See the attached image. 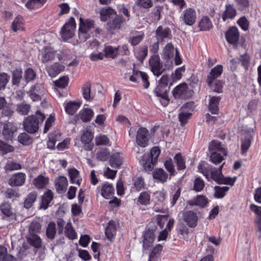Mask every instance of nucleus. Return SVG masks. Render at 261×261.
Returning <instances> with one entry per match:
<instances>
[{"label": "nucleus", "mask_w": 261, "mask_h": 261, "mask_svg": "<svg viewBox=\"0 0 261 261\" xmlns=\"http://www.w3.org/2000/svg\"><path fill=\"white\" fill-rule=\"evenodd\" d=\"M161 153V150L159 146H154L151 149L150 153H144L142 156L137 155L136 158L139 161L140 163L143 166L146 171H151L153 166L158 162V159ZM139 154V151H137Z\"/></svg>", "instance_id": "obj_1"}, {"label": "nucleus", "mask_w": 261, "mask_h": 261, "mask_svg": "<svg viewBox=\"0 0 261 261\" xmlns=\"http://www.w3.org/2000/svg\"><path fill=\"white\" fill-rule=\"evenodd\" d=\"M45 119V116L39 110H37L34 115L28 116L23 121L24 129L28 133L34 134L39 129V125Z\"/></svg>", "instance_id": "obj_2"}, {"label": "nucleus", "mask_w": 261, "mask_h": 261, "mask_svg": "<svg viewBox=\"0 0 261 261\" xmlns=\"http://www.w3.org/2000/svg\"><path fill=\"white\" fill-rule=\"evenodd\" d=\"M92 28H94V21L90 19L80 18L79 36L82 42H85L90 38L91 35L88 33Z\"/></svg>", "instance_id": "obj_3"}, {"label": "nucleus", "mask_w": 261, "mask_h": 261, "mask_svg": "<svg viewBox=\"0 0 261 261\" xmlns=\"http://www.w3.org/2000/svg\"><path fill=\"white\" fill-rule=\"evenodd\" d=\"M193 93V91L189 89L186 83L179 84L172 91V94L175 98L181 99L191 98Z\"/></svg>", "instance_id": "obj_4"}, {"label": "nucleus", "mask_w": 261, "mask_h": 261, "mask_svg": "<svg viewBox=\"0 0 261 261\" xmlns=\"http://www.w3.org/2000/svg\"><path fill=\"white\" fill-rule=\"evenodd\" d=\"M76 29V22L73 17L69 18V21L62 27L61 36L63 40L67 41L73 37Z\"/></svg>", "instance_id": "obj_5"}, {"label": "nucleus", "mask_w": 261, "mask_h": 261, "mask_svg": "<svg viewBox=\"0 0 261 261\" xmlns=\"http://www.w3.org/2000/svg\"><path fill=\"white\" fill-rule=\"evenodd\" d=\"M150 139L149 130L144 127L141 126L137 132L136 142L138 146L145 148L147 147Z\"/></svg>", "instance_id": "obj_6"}, {"label": "nucleus", "mask_w": 261, "mask_h": 261, "mask_svg": "<svg viewBox=\"0 0 261 261\" xmlns=\"http://www.w3.org/2000/svg\"><path fill=\"white\" fill-rule=\"evenodd\" d=\"M151 71L156 77H159L165 71L163 63L159 55H152L149 60Z\"/></svg>", "instance_id": "obj_7"}, {"label": "nucleus", "mask_w": 261, "mask_h": 261, "mask_svg": "<svg viewBox=\"0 0 261 261\" xmlns=\"http://www.w3.org/2000/svg\"><path fill=\"white\" fill-rule=\"evenodd\" d=\"M45 92L44 85L40 83H36L32 86L28 92L29 96L33 101H39L42 99L41 95Z\"/></svg>", "instance_id": "obj_8"}, {"label": "nucleus", "mask_w": 261, "mask_h": 261, "mask_svg": "<svg viewBox=\"0 0 261 261\" xmlns=\"http://www.w3.org/2000/svg\"><path fill=\"white\" fill-rule=\"evenodd\" d=\"M223 66L220 64L217 65L211 70L206 79V82L209 88H212L213 87V83H214V81L221 76L223 73Z\"/></svg>", "instance_id": "obj_9"}, {"label": "nucleus", "mask_w": 261, "mask_h": 261, "mask_svg": "<svg viewBox=\"0 0 261 261\" xmlns=\"http://www.w3.org/2000/svg\"><path fill=\"white\" fill-rule=\"evenodd\" d=\"M240 36V32L236 26L230 27L225 33L226 40L229 44L232 45L238 43Z\"/></svg>", "instance_id": "obj_10"}, {"label": "nucleus", "mask_w": 261, "mask_h": 261, "mask_svg": "<svg viewBox=\"0 0 261 261\" xmlns=\"http://www.w3.org/2000/svg\"><path fill=\"white\" fill-rule=\"evenodd\" d=\"M183 220L187 225L191 228L197 226L198 217L196 212L192 210L185 211L182 214Z\"/></svg>", "instance_id": "obj_11"}, {"label": "nucleus", "mask_w": 261, "mask_h": 261, "mask_svg": "<svg viewBox=\"0 0 261 261\" xmlns=\"http://www.w3.org/2000/svg\"><path fill=\"white\" fill-rule=\"evenodd\" d=\"M180 18L186 25H192L196 19L195 10L191 8L186 9L183 11Z\"/></svg>", "instance_id": "obj_12"}, {"label": "nucleus", "mask_w": 261, "mask_h": 261, "mask_svg": "<svg viewBox=\"0 0 261 261\" xmlns=\"http://www.w3.org/2000/svg\"><path fill=\"white\" fill-rule=\"evenodd\" d=\"M26 180V174L21 172L13 174L8 179V184L11 187H21Z\"/></svg>", "instance_id": "obj_13"}, {"label": "nucleus", "mask_w": 261, "mask_h": 261, "mask_svg": "<svg viewBox=\"0 0 261 261\" xmlns=\"http://www.w3.org/2000/svg\"><path fill=\"white\" fill-rule=\"evenodd\" d=\"M169 90V88L161 86H157L154 90L155 95L161 98V102L164 107L167 106L169 103L170 99L168 95Z\"/></svg>", "instance_id": "obj_14"}, {"label": "nucleus", "mask_w": 261, "mask_h": 261, "mask_svg": "<svg viewBox=\"0 0 261 261\" xmlns=\"http://www.w3.org/2000/svg\"><path fill=\"white\" fill-rule=\"evenodd\" d=\"M101 195L105 199H109L113 197L115 194L114 187L112 184L105 182L97 187Z\"/></svg>", "instance_id": "obj_15"}, {"label": "nucleus", "mask_w": 261, "mask_h": 261, "mask_svg": "<svg viewBox=\"0 0 261 261\" xmlns=\"http://www.w3.org/2000/svg\"><path fill=\"white\" fill-rule=\"evenodd\" d=\"M146 189L144 178L142 175H136L132 179V192H138Z\"/></svg>", "instance_id": "obj_16"}, {"label": "nucleus", "mask_w": 261, "mask_h": 261, "mask_svg": "<svg viewBox=\"0 0 261 261\" xmlns=\"http://www.w3.org/2000/svg\"><path fill=\"white\" fill-rule=\"evenodd\" d=\"M56 51L53 48L49 46L43 47L41 53V61L44 63H48L55 59Z\"/></svg>", "instance_id": "obj_17"}, {"label": "nucleus", "mask_w": 261, "mask_h": 261, "mask_svg": "<svg viewBox=\"0 0 261 261\" xmlns=\"http://www.w3.org/2000/svg\"><path fill=\"white\" fill-rule=\"evenodd\" d=\"M125 20L122 15H116L113 19L107 22V29L109 31L120 29Z\"/></svg>", "instance_id": "obj_18"}, {"label": "nucleus", "mask_w": 261, "mask_h": 261, "mask_svg": "<svg viewBox=\"0 0 261 261\" xmlns=\"http://www.w3.org/2000/svg\"><path fill=\"white\" fill-rule=\"evenodd\" d=\"M0 211L6 217L8 218L9 221L16 220V214L13 211L9 202H5L2 203L0 205Z\"/></svg>", "instance_id": "obj_19"}, {"label": "nucleus", "mask_w": 261, "mask_h": 261, "mask_svg": "<svg viewBox=\"0 0 261 261\" xmlns=\"http://www.w3.org/2000/svg\"><path fill=\"white\" fill-rule=\"evenodd\" d=\"M65 69V66L58 63L56 62L46 67V71L49 76L55 77Z\"/></svg>", "instance_id": "obj_20"}, {"label": "nucleus", "mask_w": 261, "mask_h": 261, "mask_svg": "<svg viewBox=\"0 0 261 261\" xmlns=\"http://www.w3.org/2000/svg\"><path fill=\"white\" fill-rule=\"evenodd\" d=\"M237 12L236 8L233 5L227 4L225 5V9L221 15V17L223 21L228 19H233L237 16Z\"/></svg>", "instance_id": "obj_21"}, {"label": "nucleus", "mask_w": 261, "mask_h": 261, "mask_svg": "<svg viewBox=\"0 0 261 261\" xmlns=\"http://www.w3.org/2000/svg\"><path fill=\"white\" fill-rule=\"evenodd\" d=\"M117 228L115 222L111 220L108 223L105 230V233L107 239L110 242H112L116 235Z\"/></svg>", "instance_id": "obj_22"}, {"label": "nucleus", "mask_w": 261, "mask_h": 261, "mask_svg": "<svg viewBox=\"0 0 261 261\" xmlns=\"http://www.w3.org/2000/svg\"><path fill=\"white\" fill-rule=\"evenodd\" d=\"M11 29L14 32L24 31L25 30V21L21 15H18L14 18L11 24Z\"/></svg>", "instance_id": "obj_23"}, {"label": "nucleus", "mask_w": 261, "mask_h": 261, "mask_svg": "<svg viewBox=\"0 0 261 261\" xmlns=\"http://www.w3.org/2000/svg\"><path fill=\"white\" fill-rule=\"evenodd\" d=\"M94 138V134L89 130L84 131L81 136V142L85 145V149L87 150H91L93 147V144L91 142Z\"/></svg>", "instance_id": "obj_24"}, {"label": "nucleus", "mask_w": 261, "mask_h": 261, "mask_svg": "<svg viewBox=\"0 0 261 261\" xmlns=\"http://www.w3.org/2000/svg\"><path fill=\"white\" fill-rule=\"evenodd\" d=\"M155 37L158 41H163L165 39L170 38L171 31L168 27L163 28L159 26L155 31Z\"/></svg>", "instance_id": "obj_25"}, {"label": "nucleus", "mask_w": 261, "mask_h": 261, "mask_svg": "<svg viewBox=\"0 0 261 261\" xmlns=\"http://www.w3.org/2000/svg\"><path fill=\"white\" fill-rule=\"evenodd\" d=\"M17 130V127L11 122H7L4 125L3 135L4 138L7 140H11L13 134Z\"/></svg>", "instance_id": "obj_26"}, {"label": "nucleus", "mask_w": 261, "mask_h": 261, "mask_svg": "<svg viewBox=\"0 0 261 261\" xmlns=\"http://www.w3.org/2000/svg\"><path fill=\"white\" fill-rule=\"evenodd\" d=\"M250 209L256 215L254 222L256 226L257 231L261 232V206L251 204L250 205Z\"/></svg>", "instance_id": "obj_27"}, {"label": "nucleus", "mask_w": 261, "mask_h": 261, "mask_svg": "<svg viewBox=\"0 0 261 261\" xmlns=\"http://www.w3.org/2000/svg\"><path fill=\"white\" fill-rule=\"evenodd\" d=\"M12 85L18 87L23 78L22 70L20 68H17L11 72Z\"/></svg>", "instance_id": "obj_28"}, {"label": "nucleus", "mask_w": 261, "mask_h": 261, "mask_svg": "<svg viewBox=\"0 0 261 261\" xmlns=\"http://www.w3.org/2000/svg\"><path fill=\"white\" fill-rule=\"evenodd\" d=\"M152 176L157 181L164 183L167 181L168 174L162 168H158L155 169L152 172Z\"/></svg>", "instance_id": "obj_29"}, {"label": "nucleus", "mask_w": 261, "mask_h": 261, "mask_svg": "<svg viewBox=\"0 0 261 261\" xmlns=\"http://www.w3.org/2000/svg\"><path fill=\"white\" fill-rule=\"evenodd\" d=\"M29 244L36 249H40L42 247V240L37 234H29L27 238Z\"/></svg>", "instance_id": "obj_30"}, {"label": "nucleus", "mask_w": 261, "mask_h": 261, "mask_svg": "<svg viewBox=\"0 0 261 261\" xmlns=\"http://www.w3.org/2000/svg\"><path fill=\"white\" fill-rule=\"evenodd\" d=\"M151 203L150 193L148 191L141 192L137 199V203L142 206L149 205Z\"/></svg>", "instance_id": "obj_31"}, {"label": "nucleus", "mask_w": 261, "mask_h": 261, "mask_svg": "<svg viewBox=\"0 0 261 261\" xmlns=\"http://www.w3.org/2000/svg\"><path fill=\"white\" fill-rule=\"evenodd\" d=\"M208 203L207 198L203 195H197L194 199L188 201V204L191 206H198L200 207H205Z\"/></svg>", "instance_id": "obj_32"}, {"label": "nucleus", "mask_w": 261, "mask_h": 261, "mask_svg": "<svg viewBox=\"0 0 261 261\" xmlns=\"http://www.w3.org/2000/svg\"><path fill=\"white\" fill-rule=\"evenodd\" d=\"M65 105V111L69 115H73L79 110L81 102L75 101H70Z\"/></svg>", "instance_id": "obj_33"}, {"label": "nucleus", "mask_w": 261, "mask_h": 261, "mask_svg": "<svg viewBox=\"0 0 261 261\" xmlns=\"http://www.w3.org/2000/svg\"><path fill=\"white\" fill-rule=\"evenodd\" d=\"M221 97L220 96H212L211 97L208 105V110L213 114H218L219 108V105Z\"/></svg>", "instance_id": "obj_34"}, {"label": "nucleus", "mask_w": 261, "mask_h": 261, "mask_svg": "<svg viewBox=\"0 0 261 261\" xmlns=\"http://www.w3.org/2000/svg\"><path fill=\"white\" fill-rule=\"evenodd\" d=\"M49 178L41 174L39 175L33 180V185L39 189L44 188L49 182Z\"/></svg>", "instance_id": "obj_35"}, {"label": "nucleus", "mask_w": 261, "mask_h": 261, "mask_svg": "<svg viewBox=\"0 0 261 261\" xmlns=\"http://www.w3.org/2000/svg\"><path fill=\"white\" fill-rule=\"evenodd\" d=\"M54 198L53 192L50 190H47L41 197V207L46 210Z\"/></svg>", "instance_id": "obj_36"}, {"label": "nucleus", "mask_w": 261, "mask_h": 261, "mask_svg": "<svg viewBox=\"0 0 261 261\" xmlns=\"http://www.w3.org/2000/svg\"><path fill=\"white\" fill-rule=\"evenodd\" d=\"M209 149L212 152L217 151L222 153L223 155L227 154V149L223 147L221 143L218 141L213 140L209 145Z\"/></svg>", "instance_id": "obj_37"}, {"label": "nucleus", "mask_w": 261, "mask_h": 261, "mask_svg": "<svg viewBox=\"0 0 261 261\" xmlns=\"http://www.w3.org/2000/svg\"><path fill=\"white\" fill-rule=\"evenodd\" d=\"M68 174L70 182L80 186L82 180V178H80V172L74 168H70L68 169Z\"/></svg>", "instance_id": "obj_38"}, {"label": "nucleus", "mask_w": 261, "mask_h": 261, "mask_svg": "<svg viewBox=\"0 0 261 261\" xmlns=\"http://www.w3.org/2000/svg\"><path fill=\"white\" fill-rule=\"evenodd\" d=\"M173 159L178 171H183L186 169V159L182 155L181 153L175 154Z\"/></svg>", "instance_id": "obj_39"}, {"label": "nucleus", "mask_w": 261, "mask_h": 261, "mask_svg": "<svg viewBox=\"0 0 261 261\" xmlns=\"http://www.w3.org/2000/svg\"><path fill=\"white\" fill-rule=\"evenodd\" d=\"M123 160L119 152L112 154L109 159V162L112 168H118L122 164Z\"/></svg>", "instance_id": "obj_40"}, {"label": "nucleus", "mask_w": 261, "mask_h": 261, "mask_svg": "<svg viewBox=\"0 0 261 261\" xmlns=\"http://www.w3.org/2000/svg\"><path fill=\"white\" fill-rule=\"evenodd\" d=\"M80 117L83 122H89L94 116L93 111L90 108H84L80 112Z\"/></svg>", "instance_id": "obj_41"}, {"label": "nucleus", "mask_w": 261, "mask_h": 261, "mask_svg": "<svg viewBox=\"0 0 261 261\" xmlns=\"http://www.w3.org/2000/svg\"><path fill=\"white\" fill-rule=\"evenodd\" d=\"M56 188L58 193H62L68 185L67 178L64 176H60L55 181Z\"/></svg>", "instance_id": "obj_42"}, {"label": "nucleus", "mask_w": 261, "mask_h": 261, "mask_svg": "<svg viewBox=\"0 0 261 261\" xmlns=\"http://www.w3.org/2000/svg\"><path fill=\"white\" fill-rule=\"evenodd\" d=\"M119 50V46L116 47H114L111 45L106 46L103 49L105 57L115 59L118 55Z\"/></svg>", "instance_id": "obj_43"}, {"label": "nucleus", "mask_w": 261, "mask_h": 261, "mask_svg": "<svg viewBox=\"0 0 261 261\" xmlns=\"http://www.w3.org/2000/svg\"><path fill=\"white\" fill-rule=\"evenodd\" d=\"M47 0H27L25 4V7L30 9H37L42 7Z\"/></svg>", "instance_id": "obj_44"}, {"label": "nucleus", "mask_w": 261, "mask_h": 261, "mask_svg": "<svg viewBox=\"0 0 261 261\" xmlns=\"http://www.w3.org/2000/svg\"><path fill=\"white\" fill-rule=\"evenodd\" d=\"M174 46L172 43H168L163 49V54L162 58L168 61L173 57L174 56Z\"/></svg>", "instance_id": "obj_45"}, {"label": "nucleus", "mask_w": 261, "mask_h": 261, "mask_svg": "<svg viewBox=\"0 0 261 261\" xmlns=\"http://www.w3.org/2000/svg\"><path fill=\"white\" fill-rule=\"evenodd\" d=\"M213 27L211 21L207 16L202 18L198 24L199 30L201 31H207L210 30Z\"/></svg>", "instance_id": "obj_46"}, {"label": "nucleus", "mask_w": 261, "mask_h": 261, "mask_svg": "<svg viewBox=\"0 0 261 261\" xmlns=\"http://www.w3.org/2000/svg\"><path fill=\"white\" fill-rule=\"evenodd\" d=\"M65 234L69 240H75L77 238V233L71 222H68L65 227Z\"/></svg>", "instance_id": "obj_47"}, {"label": "nucleus", "mask_w": 261, "mask_h": 261, "mask_svg": "<svg viewBox=\"0 0 261 261\" xmlns=\"http://www.w3.org/2000/svg\"><path fill=\"white\" fill-rule=\"evenodd\" d=\"M91 83L88 81L86 82L82 88V93L84 98L87 101H90L93 99L91 95Z\"/></svg>", "instance_id": "obj_48"}, {"label": "nucleus", "mask_w": 261, "mask_h": 261, "mask_svg": "<svg viewBox=\"0 0 261 261\" xmlns=\"http://www.w3.org/2000/svg\"><path fill=\"white\" fill-rule=\"evenodd\" d=\"M56 232V223L54 222H49L46 229V235L47 238L51 240L54 239Z\"/></svg>", "instance_id": "obj_49"}, {"label": "nucleus", "mask_w": 261, "mask_h": 261, "mask_svg": "<svg viewBox=\"0 0 261 261\" xmlns=\"http://www.w3.org/2000/svg\"><path fill=\"white\" fill-rule=\"evenodd\" d=\"M253 139L252 136L250 135L245 136L241 142V151L243 154L246 153L251 146Z\"/></svg>", "instance_id": "obj_50"}, {"label": "nucleus", "mask_w": 261, "mask_h": 261, "mask_svg": "<svg viewBox=\"0 0 261 261\" xmlns=\"http://www.w3.org/2000/svg\"><path fill=\"white\" fill-rule=\"evenodd\" d=\"M37 74L32 68H28L25 70L24 73V80L26 84L33 82L36 77Z\"/></svg>", "instance_id": "obj_51"}, {"label": "nucleus", "mask_w": 261, "mask_h": 261, "mask_svg": "<svg viewBox=\"0 0 261 261\" xmlns=\"http://www.w3.org/2000/svg\"><path fill=\"white\" fill-rule=\"evenodd\" d=\"M37 194L36 192L30 193L24 201V206L26 208L31 207L36 200Z\"/></svg>", "instance_id": "obj_52"}, {"label": "nucleus", "mask_w": 261, "mask_h": 261, "mask_svg": "<svg viewBox=\"0 0 261 261\" xmlns=\"http://www.w3.org/2000/svg\"><path fill=\"white\" fill-rule=\"evenodd\" d=\"M21 169H22L21 165L13 161H8L4 167V169L6 172L18 170Z\"/></svg>", "instance_id": "obj_53"}, {"label": "nucleus", "mask_w": 261, "mask_h": 261, "mask_svg": "<svg viewBox=\"0 0 261 261\" xmlns=\"http://www.w3.org/2000/svg\"><path fill=\"white\" fill-rule=\"evenodd\" d=\"M164 166L165 169L169 172L170 176H173L177 174L173 161L171 158L165 161L164 162Z\"/></svg>", "instance_id": "obj_54"}, {"label": "nucleus", "mask_w": 261, "mask_h": 261, "mask_svg": "<svg viewBox=\"0 0 261 261\" xmlns=\"http://www.w3.org/2000/svg\"><path fill=\"white\" fill-rule=\"evenodd\" d=\"M192 115V114L191 112L181 111L178 115V118L180 122V125L184 126L186 124Z\"/></svg>", "instance_id": "obj_55"}, {"label": "nucleus", "mask_w": 261, "mask_h": 261, "mask_svg": "<svg viewBox=\"0 0 261 261\" xmlns=\"http://www.w3.org/2000/svg\"><path fill=\"white\" fill-rule=\"evenodd\" d=\"M69 77L67 75L60 77L58 80L54 82L55 86L59 88L63 89L66 88L69 83Z\"/></svg>", "instance_id": "obj_56"}, {"label": "nucleus", "mask_w": 261, "mask_h": 261, "mask_svg": "<svg viewBox=\"0 0 261 261\" xmlns=\"http://www.w3.org/2000/svg\"><path fill=\"white\" fill-rule=\"evenodd\" d=\"M226 155L222 154L221 152H212L210 156V161L214 164L217 165L220 163L224 160V156Z\"/></svg>", "instance_id": "obj_57"}, {"label": "nucleus", "mask_w": 261, "mask_h": 261, "mask_svg": "<svg viewBox=\"0 0 261 261\" xmlns=\"http://www.w3.org/2000/svg\"><path fill=\"white\" fill-rule=\"evenodd\" d=\"M13 151L14 147L12 145L0 140V153L5 155Z\"/></svg>", "instance_id": "obj_58"}, {"label": "nucleus", "mask_w": 261, "mask_h": 261, "mask_svg": "<svg viewBox=\"0 0 261 261\" xmlns=\"http://www.w3.org/2000/svg\"><path fill=\"white\" fill-rule=\"evenodd\" d=\"M148 48L147 46H141L139 50L135 54L136 58L140 62H143L147 56Z\"/></svg>", "instance_id": "obj_59"}, {"label": "nucleus", "mask_w": 261, "mask_h": 261, "mask_svg": "<svg viewBox=\"0 0 261 261\" xmlns=\"http://www.w3.org/2000/svg\"><path fill=\"white\" fill-rule=\"evenodd\" d=\"M205 186L204 180L200 177H197L194 180L193 190L196 192H201Z\"/></svg>", "instance_id": "obj_60"}, {"label": "nucleus", "mask_w": 261, "mask_h": 261, "mask_svg": "<svg viewBox=\"0 0 261 261\" xmlns=\"http://www.w3.org/2000/svg\"><path fill=\"white\" fill-rule=\"evenodd\" d=\"M7 104V101L3 97H0V110L3 109V113L6 116L12 115L13 111L8 107H6Z\"/></svg>", "instance_id": "obj_61"}, {"label": "nucleus", "mask_w": 261, "mask_h": 261, "mask_svg": "<svg viewBox=\"0 0 261 261\" xmlns=\"http://www.w3.org/2000/svg\"><path fill=\"white\" fill-rule=\"evenodd\" d=\"M31 109V106L25 102H22L17 106V111L18 113L22 115H27Z\"/></svg>", "instance_id": "obj_62"}, {"label": "nucleus", "mask_w": 261, "mask_h": 261, "mask_svg": "<svg viewBox=\"0 0 261 261\" xmlns=\"http://www.w3.org/2000/svg\"><path fill=\"white\" fill-rule=\"evenodd\" d=\"M18 140L19 143L24 145H29L32 142L31 138L25 133L20 134L18 136Z\"/></svg>", "instance_id": "obj_63"}, {"label": "nucleus", "mask_w": 261, "mask_h": 261, "mask_svg": "<svg viewBox=\"0 0 261 261\" xmlns=\"http://www.w3.org/2000/svg\"><path fill=\"white\" fill-rule=\"evenodd\" d=\"M238 60L241 62L242 66L246 70H248L250 63V57L248 54L246 53L244 54L241 55Z\"/></svg>", "instance_id": "obj_64"}]
</instances>
